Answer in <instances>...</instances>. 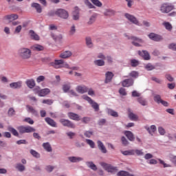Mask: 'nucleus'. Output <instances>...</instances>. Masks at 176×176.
Segmentation results:
<instances>
[{
    "mask_svg": "<svg viewBox=\"0 0 176 176\" xmlns=\"http://www.w3.org/2000/svg\"><path fill=\"white\" fill-rule=\"evenodd\" d=\"M175 9L174 5H173L170 3H164L161 5L160 10L161 13H170L172 10H174Z\"/></svg>",
    "mask_w": 176,
    "mask_h": 176,
    "instance_id": "obj_1",
    "label": "nucleus"
},
{
    "mask_svg": "<svg viewBox=\"0 0 176 176\" xmlns=\"http://www.w3.org/2000/svg\"><path fill=\"white\" fill-rule=\"evenodd\" d=\"M19 54L21 58H23L24 60H28V58H31V50L28 48H21L19 50Z\"/></svg>",
    "mask_w": 176,
    "mask_h": 176,
    "instance_id": "obj_2",
    "label": "nucleus"
},
{
    "mask_svg": "<svg viewBox=\"0 0 176 176\" xmlns=\"http://www.w3.org/2000/svg\"><path fill=\"white\" fill-rule=\"evenodd\" d=\"M82 98L85 100L86 101H88L89 104L91 105L93 109H94L95 112H98L100 111V105H98V103L94 102L93 100H91V98L87 96H83Z\"/></svg>",
    "mask_w": 176,
    "mask_h": 176,
    "instance_id": "obj_3",
    "label": "nucleus"
},
{
    "mask_svg": "<svg viewBox=\"0 0 176 176\" xmlns=\"http://www.w3.org/2000/svg\"><path fill=\"white\" fill-rule=\"evenodd\" d=\"M50 67H53L56 69H58L60 68H65V64H64V60H55L54 62L50 63Z\"/></svg>",
    "mask_w": 176,
    "mask_h": 176,
    "instance_id": "obj_4",
    "label": "nucleus"
},
{
    "mask_svg": "<svg viewBox=\"0 0 176 176\" xmlns=\"http://www.w3.org/2000/svg\"><path fill=\"white\" fill-rule=\"evenodd\" d=\"M41 88L39 87H36L34 89V91L35 94H38L39 97H45V96H47L49 93H50V89L48 88L40 89Z\"/></svg>",
    "mask_w": 176,
    "mask_h": 176,
    "instance_id": "obj_5",
    "label": "nucleus"
},
{
    "mask_svg": "<svg viewBox=\"0 0 176 176\" xmlns=\"http://www.w3.org/2000/svg\"><path fill=\"white\" fill-rule=\"evenodd\" d=\"M126 38H128V39H131L132 41V45L133 46H136V47H140L141 46V44L140 43H144V41L142 39L135 37V36H129V35L125 34Z\"/></svg>",
    "mask_w": 176,
    "mask_h": 176,
    "instance_id": "obj_6",
    "label": "nucleus"
},
{
    "mask_svg": "<svg viewBox=\"0 0 176 176\" xmlns=\"http://www.w3.org/2000/svg\"><path fill=\"white\" fill-rule=\"evenodd\" d=\"M17 130L21 134H24V133H34L35 131V129H34L32 126H21L17 128Z\"/></svg>",
    "mask_w": 176,
    "mask_h": 176,
    "instance_id": "obj_7",
    "label": "nucleus"
},
{
    "mask_svg": "<svg viewBox=\"0 0 176 176\" xmlns=\"http://www.w3.org/2000/svg\"><path fill=\"white\" fill-rule=\"evenodd\" d=\"M60 123H61V124L65 127H68L69 129H75V127H76L74 122L64 118L60 120Z\"/></svg>",
    "mask_w": 176,
    "mask_h": 176,
    "instance_id": "obj_8",
    "label": "nucleus"
},
{
    "mask_svg": "<svg viewBox=\"0 0 176 176\" xmlns=\"http://www.w3.org/2000/svg\"><path fill=\"white\" fill-rule=\"evenodd\" d=\"M124 16L129 21L132 23V24H135V25H140V21L137 20V18L134 16L133 15H131L129 13H125Z\"/></svg>",
    "mask_w": 176,
    "mask_h": 176,
    "instance_id": "obj_9",
    "label": "nucleus"
},
{
    "mask_svg": "<svg viewBox=\"0 0 176 176\" xmlns=\"http://www.w3.org/2000/svg\"><path fill=\"white\" fill-rule=\"evenodd\" d=\"M55 14L60 17V19H67L69 17L68 12L63 9H58L55 12Z\"/></svg>",
    "mask_w": 176,
    "mask_h": 176,
    "instance_id": "obj_10",
    "label": "nucleus"
},
{
    "mask_svg": "<svg viewBox=\"0 0 176 176\" xmlns=\"http://www.w3.org/2000/svg\"><path fill=\"white\" fill-rule=\"evenodd\" d=\"M134 85V80L133 78L125 79L122 82V86L123 87H130Z\"/></svg>",
    "mask_w": 176,
    "mask_h": 176,
    "instance_id": "obj_11",
    "label": "nucleus"
},
{
    "mask_svg": "<svg viewBox=\"0 0 176 176\" xmlns=\"http://www.w3.org/2000/svg\"><path fill=\"white\" fill-rule=\"evenodd\" d=\"M139 56H141L144 58V60H151V55L149 52L146 50L138 51Z\"/></svg>",
    "mask_w": 176,
    "mask_h": 176,
    "instance_id": "obj_12",
    "label": "nucleus"
},
{
    "mask_svg": "<svg viewBox=\"0 0 176 176\" xmlns=\"http://www.w3.org/2000/svg\"><path fill=\"white\" fill-rule=\"evenodd\" d=\"M148 36L151 39V41H155V42H159L160 41H162V39H163L162 38V36L155 33H150Z\"/></svg>",
    "mask_w": 176,
    "mask_h": 176,
    "instance_id": "obj_13",
    "label": "nucleus"
},
{
    "mask_svg": "<svg viewBox=\"0 0 176 176\" xmlns=\"http://www.w3.org/2000/svg\"><path fill=\"white\" fill-rule=\"evenodd\" d=\"M76 90L78 93H80V94H85V93H87L89 89H87V87L85 85H78L76 87Z\"/></svg>",
    "mask_w": 176,
    "mask_h": 176,
    "instance_id": "obj_14",
    "label": "nucleus"
},
{
    "mask_svg": "<svg viewBox=\"0 0 176 176\" xmlns=\"http://www.w3.org/2000/svg\"><path fill=\"white\" fill-rule=\"evenodd\" d=\"M17 19H19V15L16 14L6 15L3 17V20H8L9 21H14V20H17Z\"/></svg>",
    "mask_w": 176,
    "mask_h": 176,
    "instance_id": "obj_15",
    "label": "nucleus"
},
{
    "mask_svg": "<svg viewBox=\"0 0 176 176\" xmlns=\"http://www.w3.org/2000/svg\"><path fill=\"white\" fill-rule=\"evenodd\" d=\"M67 116L69 119H72V120H76L77 122L80 120V116L75 113L69 112L67 113Z\"/></svg>",
    "mask_w": 176,
    "mask_h": 176,
    "instance_id": "obj_16",
    "label": "nucleus"
},
{
    "mask_svg": "<svg viewBox=\"0 0 176 176\" xmlns=\"http://www.w3.org/2000/svg\"><path fill=\"white\" fill-rule=\"evenodd\" d=\"M124 134L131 142H133L135 140V137H134V133H133V132L130 131H125Z\"/></svg>",
    "mask_w": 176,
    "mask_h": 176,
    "instance_id": "obj_17",
    "label": "nucleus"
},
{
    "mask_svg": "<svg viewBox=\"0 0 176 176\" xmlns=\"http://www.w3.org/2000/svg\"><path fill=\"white\" fill-rule=\"evenodd\" d=\"M23 86V81H18L16 82H12L10 84L11 89H20Z\"/></svg>",
    "mask_w": 176,
    "mask_h": 176,
    "instance_id": "obj_18",
    "label": "nucleus"
},
{
    "mask_svg": "<svg viewBox=\"0 0 176 176\" xmlns=\"http://www.w3.org/2000/svg\"><path fill=\"white\" fill-rule=\"evenodd\" d=\"M71 56H72V52L71 51H65L59 55V57L60 58H69Z\"/></svg>",
    "mask_w": 176,
    "mask_h": 176,
    "instance_id": "obj_19",
    "label": "nucleus"
},
{
    "mask_svg": "<svg viewBox=\"0 0 176 176\" xmlns=\"http://www.w3.org/2000/svg\"><path fill=\"white\" fill-rule=\"evenodd\" d=\"M30 49L34 52H42L45 49V47H43V46L41 45L35 44L31 46Z\"/></svg>",
    "mask_w": 176,
    "mask_h": 176,
    "instance_id": "obj_20",
    "label": "nucleus"
},
{
    "mask_svg": "<svg viewBox=\"0 0 176 176\" xmlns=\"http://www.w3.org/2000/svg\"><path fill=\"white\" fill-rule=\"evenodd\" d=\"M121 153L124 156H133L135 155V151L134 149H131L128 151H121Z\"/></svg>",
    "mask_w": 176,
    "mask_h": 176,
    "instance_id": "obj_21",
    "label": "nucleus"
},
{
    "mask_svg": "<svg viewBox=\"0 0 176 176\" xmlns=\"http://www.w3.org/2000/svg\"><path fill=\"white\" fill-rule=\"evenodd\" d=\"M25 84L27 85L29 89H34L35 87V80L34 79H28L25 81Z\"/></svg>",
    "mask_w": 176,
    "mask_h": 176,
    "instance_id": "obj_22",
    "label": "nucleus"
},
{
    "mask_svg": "<svg viewBox=\"0 0 176 176\" xmlns=\"http://www.w3.org/2000/svg\"><path fill=\"white\" fill-rule=\"evenodd\" d=\"M145 129H146V130L148 131V133H149L151 134V135H153V134H155V132L157 130L155 125H151L150 127L145 126Z\"/></svg>",
    "mask_w": 176,
    "mask_h": 176,
    "instance_id": "obj_23",
    "label": "nucleus"
},
{
    "mask_svg": "<svg viewBox=\"0 0 176 176\" xmlns=\"http://www.w3.org/2000/svg\"><path fill=\"white\" fill-rule=\"evenodd\" d=\"M45 120L46 123H47V124H49L50 126H52V127H57V124L53 119L50 118H45Z\"/></svg>",
    "mask_w": 176,
    "mask_h": 176,
    "instance_id": "obj_24",
    "label": "nucleus"
},
{
    "mask_svg": "<svg viewBox=\"0 0 176 176\" xmlns=\"http://www.w3.org/2000/svg\"><path fill=\"white\" fill-rule=\"evenodd\" d=\"M128 112V116L131 120H138V116L134 114V113L131 111V109H129Z\"/></svg>",
    "mask_w": 176,
    "mask_h": 176,
    "instance_id": "obj_25",
    "label": "nucleus"
},
{
    "mask_svg": "<svg viewBox=\"0 0 176 176\" xmlns=\"http://www.w3.org/2000/svg\"><path fill=\"white\" fill-rule=\"evenodd\" d=\"M26 109L29 113H32V115H34L35 116L38 115V111H36L32 106L28 104L26 105Z\"/></svg>",
    "mask_w": 176,
    "mask_h": 176,
    "instance_id": "obj_26",
    "label": "nucleus"
},
{
    "mask_svg": "<svg viewBox=\"0 0 176 176\" xmlns=\"http://www.w3.org/2000/svg\"><path fill=\"white\" fill-rule=\"evenodd\" d=\"M98 147L101 151L102 153H107V148H105V146H104V144L102 143L101 141L98 140L97 142Z\"/></svg>",
    "mask_w": 176,
    "mask_h": 176,
    "instance_id": "obj_27",
    "label": "nucleus"
},
{
    "mask_svg": "<svg viewBox=\"0 0 176 176\" xmlns=\"http://www.w3.org/2000/svg\"><path fill=\"white\" fill-rule=\"evenodd\" d=\"M32 8H34L36 9L37 13H42V7L38 3H33L31 5Z\"/></svg>",
    "mask_w": 176,
    "mask_h": 176,
    "instance_id": "obj_28",
    "label": "nucleus"
},
{
    "mask_svg": "<svg viewBox=\"0 0 176 176\" xmlns=\"http://www.w3.org/2000/svg\"><path fill=\"white\" fill-rule=\"evenodd\" d=\"M69 160L72 163H78V162H82L83 158L80 157H69Z\"/></svg>",
    "mask_w": 176,
    "mask_h": 176,
    "instance_id": "obj_29",
    "label": "nucleus"
},
{
    "mask_svg": "<svg viewBox=\"0 0 176 176\" xmlns=\"http://www.w3.org/2000/svg\"><path fill=\"white\" fill-rule=\"evenodd\" d=\"M73 19L74 20H79V8L76 7L73 12Z\"/></svg>",
    "mask_w": 176,
    "mask_h": 176,
    "instance_id": "obj_30",
    "label": "nucleus"
},
{
    "mask_svg": "<svg viewBox=\"0 0 176 176\" xmlns=\"http://www.w3.org/2000/svg\"><path fill=\"white\" fill-rule=\"evenodd\" d=\"M30 35L32 38V39H34V41H39V36L34 32V30L30 31Z\"/></svg>",
    "mask_w": 176,
    "mask_h": 176,
    "instance_id": "obj_31",
    "label": "nucleus"
},
{
    "mask_svg": "<svg viewBox=\"0 0 176 176\" xmlns=\"http://www.w3.org/2000/svg\"><path fill=\"white\" fill-rule=\"evenodd\" d=\"M100 166L106 170V171H108V173H111V165L105 163V162H100Z\"/></svg>",
    "mask_w": 176,
    "mask_h": 176,
    "instance_id": "obj_32",
    "label": "nucleus"
},
{
    "mask_svg": "<svg viewBox=\"0 0 176 176\" xmlns=\"http://www.w3.org/2000/svg\"><path fill=\"white\" fill-rule=\"evenodd\" d=\"M43 147L47 152H52V146H50V142H46L43 144Z\"/></svg>",
    "mask_w": 176,
    "mask_h": 176,
    "instance_id": "obj_33",
    "label": "nucleus"
},
{
    "mask_svg": "<svg viewBox=\"0 0 176 176\" xmlns=\"http://www.w3.org/2000/svg\"><path fill=\"white\" fill-rule=\"evenodd\" d=\"M8 131H10V133H12V134H13V135H14L15 137H19V132H17V131L12 126H8Z\"/></svg>",
    "mask_w": 176,
    "mask_h": 176,
    "instance_id": "obj_34",
    "label": "nucleus"
},
{
    "mask_svg": "<svg viewBox=\"0 0 176 176\" xmlns=\"http://www.w3.org/2000/svg\"><path fill=\"white\" fill-rule=\"evenodd\" d=\"M87 166L91 170H94V171H97V166H96V164H94V163L91 162H87Z\"/></svg>",
    "mask_w": 176,
    "mask_h": 176,
    "instance_id": "obj_35",
    "label": "nucleus"
},
{
    "mask_svg": "<svg viewBox=\"0 0 176 176\" xmlns=\"http://www.w3.org/2000/svg\"><path fill=\"white\" fill-rule=\"evenodd\" d=\"M94 64L95 65H97L98 67H102L104 65H105V62L102 60H94Z\"/></svg>",
    "mask_w": 176,
    "mask_h": 176,
    "instance_id": "obj_36",
    "label": "nucleus"
},
{
    "mask_svg": "<svg viewBox=\"0 0 176 176\" xmlns=\"http://www.w3.org/2000/svg\"><path fill=\"white\" fill-rule=\"evenodd\" d=\"M110 82H111V72H108L105 74L104 83H110Z\"/></svg>",
    "mask_w": 176,
    "mask_h": 176,
    "instance_id": "obj_37",
    "label": "nucleus"
},
{
    "mask_svg": "<svg viewBox=\"0 0 176 176\" xmlns=\"http://www.w3.org/2000/svg\"><path fill=\"white\" fill-rule=\"evenodd\" d=\"M138 101L143 107H146V105H148V102L146 101V100L144 99L143 98H139L138 99Z\"/></svg>",
    "mask_w": 176,
    "mask_h": 176,
    "instance_id": "obj_38",
    "label": "nucleus"
},
{
    "mask_svg": "<svg viewBox=\"0 0 176 176\" xmlns=\"http://www.w3.org/2000/svg\"><path fill=\"white\" fill-rule=\"evenodd\" d=\"M129 76H131V78H133L134 79H137V78L140 76V74L138 72L132 71L131 73H129Z\"/></svg>",
    "mask_w": 176,
    "mask_h": 176,
    "instance_id": "obj_39",
    "label": "nucleus"
},
{
    "mask_svg": "<svg viewBox=\"0 0 176 176\" xmlns=\"http://www.w3.org/2000/svg\"><path fill=\"white\" fill-rule=\"evenodd\" d=\"M92 3L95 5V6H97L98 8H101L102 6V3L100 1V0H91Z\"/></svg>",
    "mask_w": 176,
    "mask_h": 176,
    "instance_id": "obj_40",
    "label": "nucleus"
},
{
    "mask_svg": "<svg viewBox=\"0 0 176 176\" xmlns=\"http://www.w3.org/2000/svg\"><path fill=\"white\" fill-rule=\"evenodd\" d=\"M84 2L85 3V5L87 6H88V8L89 9H96V6H94V5H93L92 3H91V2L89 0H84Z\"/></svg>",
    "mask_w": 176,
    "mask_h": 176,
    "instance_id": "obj_41",
    "label": "nucleus"
},
{
    "mask_svg": "<svg viewBox=\"0 0 176 176\" xmlns=\"http://www.w3.org/2000/svg\"><path fill=\"white\" fill-rule=\"evenodd\" d=\"M164 25L166 30H168V31H171V30H173V25H171V23H170V22H164Z\"/></svg>",
    "mask_w": 176,
    "mask_h": 176,
    "instance_id": "obj_42",
    "label": "nucleus"
},
{
    "mask_svg": "<svg viewBox=\"0 0 176 176\" xmlns=\"http://www.w3.org/2000/svg\"><path fill=\"white\" fill-rule=\"evenodd\" d=\"M144 68L147 71H153V69H155V66H153L151 63H148L144 66Z\"/></svg>",
    "mask_w": 176,
    "mask_h": 176,
    "instance_id": "obj_43",
    "label": "nucleus"
},
{
    "mask_svg": "<svg viewBox=\"0 0 176 176\" xmlns=\"http://www.w3.org/2000/svg\"><path fill=\"white\" fill-rule=\"evenodd\" d=\"M121 141H122V145H124V146H127V145H129V144H130V142H129V140H127V139L124 136H122L121 138Z\"/></svg>",
    "mask_w": 176,
    "mask_h": 176,
    "instance_id": "obj_44",
    "label": "nucleus"
},
{
    "mask_svg": "<svg viewBox=\"0 0 176 176\" xmlns=\"http://www.w3.org/2000/svg\"><path fill=\"white\" fill-rule=\"evenodd\" d=\"M162 97L160 96V95H155L154 96V101L155 102H157V104H160V102H162Z\"/></svg>",
    "mask_w": 176,
    "mask_h": 176,
    "instance_id": "obj_45",
    "label": "nucleus"
},
{
    "mask_svg": "<svg viewBox=\"0 0 176 176\" xmlns=\"http://www.w3.org/2000/svg\"><path fill=\"white\" fill-rule=\"evenodd\" d=\"M86 43L88 47H93V43L91 42V38L90 37L86 38Z\"/></svg>",
    "mask_w": 176,
    "mask_h": 176,
    "instance_id": "obj_46",
    "label": "nucleus"
},
{
    "mask_svg": "<svg viewBox=\"0 0 176 176\" xmlns=\"http://www.w3.org/2000/svg\"><path fill=\"white\" fill-rule=\"evenodd\" d=\"M52 38L54 39V41H61L63 39V35L59 34L58 36H55L54 34H51Z\"/></svg>",
    "mask_w": 176,
    "mask_h": 176,
    "instance_id": "obj_47",
    "label": "nucleus"
},
{
    "mask_svg": "<svg viewBox=\"0 0 176 176\" xmlns=\"http://www.w3.org/2000/svg\"><path fill=\"white\" fill-rule=\"evenodd\" d=\"M16 168L19 170V171H24L25 170V166L21 164H17L16 166Z\"/></svg>",
    "mask_w": 176,
    "mask_h": 176,
    "instance_id": "obj_48",
    "label": "nucleus"
},
{
    "mask_svg": "<svg viewBox=\"0 0 176 176\" xmlns=\"http://www.w3.org/2000/svg\"><path fill=\"white\" fill-rule=\"evenodd\" d=\"M30 153L31 155H32V156H34V157H36L37 159H38V157H41V155L35 150H31Z\"/></svg>",
    "mask_w": 176,
    "mask_h": 176,
    "instance_id": "obj_49",
    "label": "nucleus"
},
{
    "mask_svg": "<svg viewBox=\"0 0 176 176\" xmlns=\"http://www.w3.org/2000/svg\"><path fill=\"white\" fill-rule=\"evenodd\" d=\"M140 65V62L135 59L131 60V67H137Z\"/></svg>",
    "mask_w": 176,
    "mask_h": 176,
    "instance_id": "obj_50",
    "label": "nucleus"
},
{
    "mask_svg": "<svg viewBox=\"0 0 176 176\" xmlns=\"http://www.w3.org/2000/svg\"><path fill=\"white\" fill-rule=\"evenodd\" d=\"M158 133L160 134V135H164V134H166V129H164L163 126H159Z\"/></svg>",
    "mask_w": 176,
    "mask_h": 176,
    "instance_id": "obj_51",
    "label": "nucleus"
},
{
    "mask_svg": "<svg viewBox=\"0 0 176 176\" xmlns=\"http://www.w3.org/2000/svg\"><path fill=\"white\" fill-rule=\"evenodd\" d=\"M86 142L92 148H94V146H96L94 142H93V140H91L87 139Z\"/></svg>",
    "mask_w": 176,
    "mask_h": 176,
    "instance_id": "obj_52",
    "label": "nucleus"
},
{
    "mask_svg": "<svg viewBox=\"0 0 176 176\" xmlns=\"http://www.w3.org/2000/svg\"><path fill=\"white\" fill-rule=\"evenodd\" d=\"M118 176H127L129 175V172L124 170H120L117 173Z\"/></svg>",
    "mask_w": 176,
    "mask_h": 176,
    "instance_id": "obj_53",
    "label": "nucleus"
},
{
    "mask_svg": "<svg viewBox=\"0 0 176 176\" xmlns=\"http://www.w3.org/2000/svg\"><path fill=\"white\" fill-rule=\"evenodd\" d=\"M158 161L160 162V164H162L164 166V168H166L167 167H171V166L168 164H166V162H164V161H163L161 159H158Z\"/></svg>",
    "mask_w": 176,
    "mask_h": 176,
    "instance_id": "obj_54",
    "label": "nucleus"
},
{
    "mask_svg": "<svg viewBox=\"0 0 176 176\" xmlns=\"http://www.w3.org/2000/svg\"><path fill=\"white\" fill-rule=\"evenodd\" d=\"M45 79H46L45 76H39L36 78V82H37V83H41V82H44Z\"/></svg>",
    "mask_w": 176,
    "mask_h": 176,
    "instance_id": "obj_55",
    "label": "nucleus"
},
{
    "mask_svg": "<svg viewBox=\"0 0 176 176\" xmlns=\"http://www.w3.org/2000/svg\"><path fill=\"white\" fill-rule=\"evenodd\" d=\"M119 93L121 96H127V92H126V89L123 87L119 89Z\"/></svg>",
    "mask_w": 176,
    "mask_h": 176,
    "instance_id": "obj_56",
    "label": "nucleus"
},
{
    "mask_svg": "<svg viewBox=\"0 0 176 176\" xmlns=\"http://www.w3.org/2000/svg\"><path fill=\"white\" fill-rule=\"evenodd\" d=\"M16 113L14 108H10L8 110V116H13Z\"/></svg>",
    "mask_w": 176,
    "mask_h": 176,
    "instance_id": "obj_57",
    "label": "nucleus"
},
{
    "mask_svg": "<svg viewBox=\"0 0 176 176\" xmlns=\"http://www.w3.org/2000/svg\"><path fill=\"white\" fill-rule=\"evenodd\" d=\"M43 104H47V105H52V104H53V100L51 99L43 100Z\"/></svg>",
    "mask_w": 176,
    "mask_h": 176,
    "instance_id": "obj_58",
    "label": "nucleus"
},
{
    "mask_svg": "<svg viewBox=\"0 0 176 176\" xmlns=\"http://www.w3.org/2000/svg\"><path fill=\"white\" fill-rule=\"evenodd\" d=\"M151 80H153V82H155V83H158L159 85H162V80H160V78H157L156 77H152Z\"/></svg>",
    "mask_w": 176,
    "mask_h": 176,
    "instance_id": "obj_59",
    "label": "nucleus"
},
{
    "mask_svg": "<svg viewBox=\"0 0 176 176\" xmlns=\"http://www.w3.org/2000/svg\"><path fill=\"white\" fill-rule=\"evenodd\" d=\"M84 135L87 137V138H90L91 135H93V131H87L85 132Z\"/></svg>",
    "mask_w": 176,
    "mask_h": 176,
    "instance_id": "obj_60",
    "label": "nucleus"
},
{
    "mask_svg": "<svg viewBox=\"0 0 176 176\" xmlns=\"http://www.w3.org/2000/svg\"><path fill=\"white\" fill-rule=\"evenodd\" d=\"M134 151H135V153H136L138 156H144V151H142V149L141 150L136 149Z\"/></svg>",
    "mask_w": 176,
    "mask_h": 176,
    "instance_id": "obj_61",
    "label": "nucleus"
},
{
    "mask_svg": "<svg viewBox=\"0 0 176 176\" xmlns=\"http://www.w3.org/2000/svg\"><path fill=\"white\" fill-rule=\"evenodd\" d=\"M69 89H71V86L69 85H64L63 86V90L65 93H67Z\"/></svg>",
    "mask_w": 176,
    "mask_h": 176,
    "instance_id": "obj_62",
    "label": "nucleus"
},
{
    "mask_svg": "<svg viewBox=\"0 0 176 176\" xmlns=\"http://www.w3.org/2000/svg\"><path fill=\"white\" fill-rule=\"evenodd\" d=\"M96 21V16L93 15L90 17L88 24H93Z\"/></svg>",
    "mask_w": 176,
    "mask_h": 176,
    "instance_id": "obj_63",
    "label": "nucleus"
},
{
    "mask_svg": "<svg viewBox=\"0 0 176 176\" xmlns=\"http://www.w3.org/2000/svg\"><path fill=\"white\" fill-rule=\"evenodd\" d=\"M168 48L171 49L172 50H176V44L175 43H171L168 45Z\"/></svg>",
    "mask_w": 176,
    "mask_h": 176,
    "instance_id": "obj_64",
    "label": "nucleus"
}]
</instances>
